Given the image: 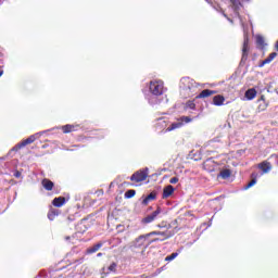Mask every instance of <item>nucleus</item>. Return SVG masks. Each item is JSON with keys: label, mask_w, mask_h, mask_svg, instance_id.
<instances>
[{"label": "nucleus", "mask_w": 278, "mask_h": 278, "mask_svg": "<svg viewBox=\"0 0 278 278\" xmlns=\"http://www.w3.org/2000/svg\"><path fill=\"white\" fill-rule=\"evenodd\" d=\"M150 93L146 96L148 103L152 106L160 105V103H168L166 98V88L162 80H151L149 87Z\"/></svg>", "instance_id": "f257e3e1"}, {"label": "nucleus", "mask_w": 278, "mask_h": 278, "mask_svg": "<svg viewBox=\"0 0 278 278\" xmlns=\"http://www.w3.org/2000/svg\"><path fill=\"white\" fill-rule=\"evenodd\" d=\"M199 83L190 77H182L180 79V97L182 99H190V97H197L199 92Z\"/></svg>", "instance_id": "f03ea898"}, {"label": "nucleus", "mask_w": 278, "mask_h": 278, "mask_svg": "<svg viewBox=\"0 0 278 278\" xmlns=\"http://www.w3.org/2000/svg\"><path fill=\"white\" fill-rule=\"evenodd\" d=\"M147 240H149V235H140L130 243V250L136 251V249H143L141 253H144L149 247V244H144Z\"/></svg>", "instance_id": "7ed1b4c3"}, {"label": "nucleus", "mask_w": 278, "mask_h": 278, "mask_svg": "<svg viewBox=\"0 0 278 278\" xmlns=\"http://www.w3.org/2000/svg\"><path fill=\"white\" fill-rule=\"evenodd\" d=\"M42 134H45V131H40V132L29 136L27 139L15 144L14 148L12 149V151H20V149L27 147V144H31L33 142H36L37 138H39V136H42Z\"/></svg>", "instance_id": "20e7f679"}, {"label": "nucleus", "mask_w": 278, "mask_h": 278, "mask_svg": "<svg viewBox=\"0 0 278 278\" xmlns=\"http://www.w3.org/2000/svg\"><path fill=\"white\" fill-rule=\"evenodd\" d=\"M149 177V167L140 169L134 173L130 176V181H136V184H140V181H144Z\"/></svg>", "instance_id": "39448f33"}, {"label": "nucleus", "mask_w": 278, "mask_h": 278, "mask_svg": "<svg viewBox=\"0 0 278 278\" xmlns=\"http://www.w3.org/2000/svg\"><path fill=\"white\" fill-rule=\"evenodd\" d=\"M157 218H162V207H157L155 211H153L151 214L147 215L141 223L143 225H149L151 223H154V220H157Z\"/></svg>", "instance_id": "423d86ee"}, {"label": "nucleus", "mask_w": 278, "mask_h": 278, "mask_svg": "<svg viewBox=\"0 0 278 278\" xmlns=\"http://www.w3.org/2000/svg\"><path fill=\"white\" fill-rule=\"evenodd\" d=\"M166 129H168V119H166V117L157 118L155 123V131H157V134H168Z\"/></svg>", "instance_id": "0eeeda50"}, {"label": "nucleus", "mask_w": 278, "mask_h": 278, "mask_svg": "<svg viewBox=\"0 0 278 278\" xmlns=\"http://www.w3.org/2000/svg\"><path fill=\"white\" fill-rule=\"evenodd\" d=\"M242 1L244 3L251 2V0H242ZM230 8L235 13V16H238V18H240V8H242V2H240V0H230Z\"/></svg>", "instance_id": "6e6552de"}, {"label": "nucleus", "mask_w": 278, "mask_h": 278, "mask_svg": "<svg viewBox=\"0 0 278 278\" xmlns=\"http://www.w3.org/2000/svg\"><path fill=\"white\" fill-rule=\"evenodd\" d=\"M204 170H207V173H214L216 168H218V164L214 162V159H207L203 164Z\"/></svg>", "instance_id": "1a4fd4ad"}, {"label": "nucleus", "mask_w": 278, "mask_h": 278, "mask_svg": "<svg viewBox=\"0 0 278 278\" xmlns=\"http://www.w3.org/2000/svg\"><path fill=\"white\" fill-rule=\"evenodd\" d=\"M248 58H249V36L244 35L241 62H247Z\"/></svg>", "instance_id": "9d476101"}, {"label": "nucleus", "mask_w": 278, "mask_h": 278, "mask_svg": "<svg viewBox=\"0 0 278 278\" xmlns=\"http://www.w3.org/2000/svg\"><path fill=\"white\" fill-rule=\"evenodd\" d=\"M41 186H42V188H45V190H47L48 192H51V190H53L55 184L53 181H51L49 178H43L41 180Z\"/></svg>", "instance_id": "9b49d317"}, {"label": "nucleus", "mask_w": 278, "mask_h": 278, "mask_svg": "<svg viewBox=\"0 0 278 278\" xmlns=\"http://www.w3.org/2000/svg\"><path fill=\"white\" fill-rule=\"evenodd\" d=\"M212 94H216V91L204 89L198 96H195V99H206V97H212Z\"/></svg>", "instance_id": "f8f14e48"}, {"label": "nucleus", "mask_w": 278, "mask_h": 278, "mask_svg": "<svg viewBox=\"0 0 278 278\" xmlns=\"http://www.w3.org/2000/svg\"><path fill=\"white\" fill-rule=\"evenodd\" d=\"M175 192V187H173L172 185L166 186L163 189V195L162 199H168V197H172V194Z\"/></svg>", "instance_id": "ddd939ff"}, {"label": "nucleus", "mask_w": 278, "mask_h": 278, "mask_svg": "<svg viewBox=\"0 0 278 278\" xmlns=\"http://www.w3.org/2000/svg\"><path fill=\"white\" fill-rule=\"evenodd\" d=\"M181 127H184V122H180V119H178L177 122L172 123L165 131H175V129H181Z\"/></svg>", "instance_id": "4468645a"}, {"label": "nucleus", "mask_w": 278, "mask_h": 278, "mask_svg": "<svg viewBox=\"0 0 278 278\" xmlns=\"http://www.w3.org/2000/svg\"><path fill=\"white\" fill-rule=\"evenodd\" d=\"M157 199V192L152 191L150 194H148L143 200H142V205H149L150 201H155Z\"/></svg>", "instance_id": "2eb2a0df"}, {"label": "nucleus", "mask_w": 278, "mask_h": 278, "mask_svg": "<svg viewBox=\"0 0 278 278\" xmlns=\"http://www.w3.org/2000/svg\"><path fill=\"white\" fill-rule=\"evenodd\" d=\"M258 168L263 172L262 175H265L266 173L271 170L273 166L269 162H263L258 164Z\"/></svg>", "instance_id": "dca6fc26"}, {"label": "nucleus", "mask_w": 278, "mask_h": 278, "mask_svg": "<svg viewBox=\"0 0 278 278\" xmlns=\"http://www.w3.org/2000/svg\"><path fill=\"white\" fill-rule=\"evenodd\" d=\"M257 177H260L258 173L251 174V181L245 186L244 190H249V188H253L257 184Z\"/></svg>", "instance_id": "f3484780"}, {"label": "nucleus", "mask_w": 278, "mask_h": 278, "mask_svg": "<svg viewBox=\"0 0 278 278\" xmlns=\"http://www.w3.org/2000/svg\"><path fill=\"white\" fill-rule=\"evenodd\" d=\"M66 203V199L64 197L54 198L52 201V205L54 207H62Z\"/></svg>", "instance_id": "a211bd4d"}, {"label": "nucleus", "mask_w": 278, "mask_h": 278, "mask_svg": "<svg viewBox=\"0 0 278 278\" xmlns=\"http://www.w3.org/2000/svg\"><path fill=\"white\" fill-rule=\"evenodd\" d=\"M256 96L257 91L254 88L248 89L245 91V99H248V101H253V99H255Z\"/></svg>", "instance_id": "6ab92c4d"}, {"label": "nucleus", "mask_w": 278, "mask_h": 278, "mask_svg": "<svg viewBox=\"0 0 278 278\" xmlns=\"http://www.w3.org/2000/svg\"><path fill=\"white\" fill-rule=\"evenodd\" d=\"M276 55H277V52L270 53L264 61H262V63L260 64V67L262 68V66H266V64H270V62L274 61Z\"/></svg>", "instance_id": "aec40b11"}, {"label": "nucleus", "mask_w": 278, "mask_h": 278, "mask_svg": "<svg viewBox=\"0 0 278 278\" xmlns=\"http://www.w3.org/2000/svg\"><path fill=\"white\" fill-rule=\"evenodd\" d=\"M225 103V97L217 94L213 98V105L220 106Z\"/></svg>", "instance_id": "412c9836"}, {"label": "nucleus", "mask_w": 278, "mask_h": 278, "mask_svg": "<svg viewBox=\"0 0 278 278\" xmlns=\"http://www.w3.org/2000/svg\"><path fill=\"white\" fill-rule=\"evenodd\" d=\"M218 178L229 179L231 177V169H223L218 175Z\"/></svg>", "instance_id": "4be33fe9"}, {"label": "nucleus", "mask_w": 278, "mask_h": 278, "mask_svg": "<svg viewBox=\"0 0 278 278\" xmlns=\"http://www.w3.org/2000/svg\"><path fill=\"white\" fill-rule=\"evenodd\" d=\"M184 110L188 111V110H197V104L194 103L193 100H189L185 103L184 105Z\"/></svg>", "instance_id": "5701e85b"}, {"label": "nucleus", "mask_w": 278, "mask_h": 278, "mask_svg": "<svg viewBox=\"0 0 278 278\" xmlns=\"http://www.w3.org/2000/svg\"><path fill=\"white\" fill-rule=\"evenodd\" d=\"M147 236H149V238H151V236H165V239L167 240V238H170L173 235H167L164 231H152L147 233Z\"/></svg>", "instance_id": "b1692460"}, {"label": "nucleus", "mask_w": 278, "mask_h": 278, "mask_svg": "<svg viewBox=\"0 0 278 278\" xmlns=\"http://www.w3.org/2000/svg\"><path fill=\"white\" fill-rule=\"evenodd\" d=\"M101 247H103V243H96L93 247L87 249V253L89 254L97 253V251H99Z\"/></svg>", "instance_id": "393cba45"}, {"label": "nucleus", "mask_w": 278, "mask_h": 278, "mask_svg": "<svg viewBox=\"0 0 278 278\" xmlns=\"http://www.w3.org/2000/svg\"><path fill=\"white\" fill-rule=\"evenodd\" d=\"M55 216H60V211H58V210H51V211L48 213V218H49V220H55Z\"/></svg>", "instance_id": "a878e982"}, {"label": "nucleus", "mask_w": 278, "mask_h": 278, "mask_svg": "<svg viewBox=\"0 0 278 278\" xmlns=\"http://www.w3.org/2000/svg\"><path fill=\"white\" fill-rule=\"evenodd\" d=\"M77 229H80V233H85V231L88 230V227H86V219H83L79 225L77 226Z\"/></svg>", "instance_id": "bb28decb"}, {"label": "nucleus", "mask_w": 278, "mask_h": 278, "mask_svg": "<svg viewBox=\"0 0 278 278\" xmlns=\"http://www.w3.org/2000/svg\"><path fill=\"white\" fill-rule=\"evenodd\" d=\"M125 199H134L136 197V190L129 189L124 194Z\"/></svg>", "instance_id": "cd10ccee"}, {"label": "nucleus", "mask_w": 278, "mask_h": 278, "mask_svg": "<svg viewBox=\"0 0 278 278\" xmlns=\"http://www.w3.org/2000/svg\"><path fill=\"white\" fill-rule=\"evenodd\" d=\"M179 121L182 123V127L188 125V123H192V118H190V116H181Z\"/></svg>", "instance_id": "c85d7f7f"}, {"label": "nucleus", "mask_w": 278, "mask_h": 278, "mask_svg": "<svg viewBox=\"0 0 278 278\" xmlns=\"http://www.w3.org/2000/svg\"><path fill=\"white\" fill-rule=\"evenodd\" d=\"M178 255H179V252H174L170 255H167L165 257V262H173V260H175Z\"/></svg>", "instance_id": "c756f323"}, {"label": "nucleus", "mask_w": 278, "mask_h": 278, "mask_svg": "<svg viewBox=\"0 0 278 278\" xmlns=\"http://www.w3.org/2000/svg\"><path fill=\"white\" fill-rule=\"evenodd\" d=\"M256 45H258V47H264V37H262V35L256 36Z\"/></svg>", "instance_id": "7c9ffc66"}, {"label": "nucleus", "mask_w": 278, "mask_h": 278, "mask_svg": "<svg viewBox=\"0 0 278 278\" xmlns=\"http://www.w3.org/2000/svg\"><path fill=\"white\" fill-rule=\"evenodd\" d=\"M71 128H72L71 124L62 126L63 134H71L72 132Z\"/></svg>", "instance_id": "2f4dec72"}, {"label": "nucleus", "mask_w": 278, "mask_h": 278, "mask_svg": "<svg viewBox=\"0 0 278 278\" xmlns=\"http://www.w3.org/2000/svg\"><path fill=\"white\" fill-rule=\"evenodd\" d=\"M116 266H118L116 263H112V264L108 267L109 273H116Z\"/></svg>", "instance_id": "473e14b6"}, {"label": "nucleus", "mask_w": 278, "mask_h": 278, "mask_svg": "<svg viewBox=\"0 0 278 278\" xmlns=\"http://www.w3.org/2000/svg\"><path fill=\"white\" fill-rule=\"evenodd\" d=\"M159 229H168V225H166V223H162L157 225Z\"/></svg>", "instance_id": "72a5a7b5"}, {"label": "nucleus", "mask_w": 278, "mask_h": 278, "mask_svg": "<svg viewBox=\"0 0 278 278\" xmlns=\"http://www.w3.org/2000/svg\"><path fill=\"white\" fill-rule=\"evenodd\" d=\"M179 181V178L178 177H172L169 179V184H177Z\"/></svg>", "instance_id": "f704fd0d"}, {"label": "nucleus", "mask_w": 278, "mask_h": 278, "mask_svg": "<svg viewBox=\"0 0 278 278\" xmlns=\"http://www.w3.org/2000/svg\"><path fill=\"white\" fill-rule=\"evenodd\" d=\"M71 127H72V128H71L72 132H73V131H77V129H79V125H72V124H71Z\"/></svg>", "instance_id": "c9c22d12"}, {"label": "nucleus", "mask_w": 278, "mask_h": 278, "mask_svg": "<svg viewBox=\"0 0 278 278\" xmlns=\"http://www.w3.org/2000/svg\"><path fill=\"white\" fill-rule=\"evenodd\" d=\"M162 241H163V239L155 238V239L151 240V241L149 242V244H152V242H162Z\"/></svg>", "instance_id": "e433bc0d"}, {"label": "nucleus", "mask_w": 278, "mask_h": 278, "mask_svg": "<svg viewBox=\"0 0 278 278\" xmlns=\"http://www.w3.org/2000/svg\"><path fill=\"white\" fill-rule=\"evenodd\" d=\"M14 177H16V179L21 178V172L16 170L14 174Z\"/></svg>", "instance_id": "4c0bfd02"}, {"label": "nucleus", "mask_w": 278, "mask_h": 278, "mask_svg": "<svg viewBox=\"0 0 278 278\" xmlns=\"http://www.w3.org/2000/svg\"><path fill=\"white\" fill-rule=\"evenodd\" d=\"M103 255V253H98L97 257H101Z\"/></svg>", "instance_id": "58836bf2"}, {"label": "nucleus", "mask_w": 278, "mask_h": 278, "mask_svg": "<svg viewBox=\"0 0 278 278\" xmlns=\"http://www.w3.org/2000/svg\"><path fill=\"white\" fill-rule=\"evenodd\" d=\"M3 75V70H0V77Z\"/></svg>", "instance_id": "ea45409f"}, {"label": "nucleus", "mask_w": 278, "mask_h": 278, "mask_svg": "<svg viewBox=\"0 0 278 278\" xmlns=\"http://www.w3.org/2000/svg\"><path fill=\"white\" fill-rule=\"evenodd\" d=\"M258 101H264V96H261V99Z\"/></svg>", "instance_id": "a19ab883"}, {"label": "nucleus", "mask_w": 278, "mask_h": 278, "mask_svg": "<svg viewBox=\"0 0 278 278\" xmlns=\"http://www.w3.org/2000/svg\"><path fill=\"white\" fill-rule=\"evenodd\" d=\"M228 18V21L230 22V23H233V21L231 20V18H229V17H227Z\"/></svg>", "instance_id": "79ce46f5"}, {"label": "nucleus", "mask_w": 278, "mask_h": 278, "mask_svg": "<svg viewBox=\"0 0 278 278\" xmlns=\"http://www.w3.org/2000/svg\"><path fill=\"white\" fill-rule=\"evenodd\" d=\"M3 3V0H0V5Z\"/></svg>", "instance_id": "37998d69"}, {"label": "nucleus", "mask_w": 278, "mask_h": 278, "mask_svg": "<svg viewBox=\"0 0 278 278\" xmlns=\"http://www.w3.org/2000/svg\"><path fill=\"white\" fill-rule=\"evenodd\" d=\"M224 14V16L227 18V14H225V13H223Z\"/></svg>", "instance_id": "c03bdc74"}, {"label": "nucleus", "mask_w": 278, "mask_h": 278, "mask_svg": "<svg viewBox=\"0 0 278 278\" xmlns=\"http://www.w3.org/2000/svg\"><path fill=\"white\" fill-rule=\"evenodd\" d=\"M0 64H3V61H0Z\"/></svg>", "instance_id": "a18cd8bd"}, {"label": "nucleus", "mask_w": 278, "mask_h": 278, "mask_svg": "<svg viewBox=\"0 0 278 278\" xmlns=\"http://www.w3.org/2000/svg\"><path fill=\"white\" fill-rule=\"evenodd\" d=\"M276 164H277V166H278V160H277Z\"/></svg>", "instance_id": "49530a36"}]
</instances>
